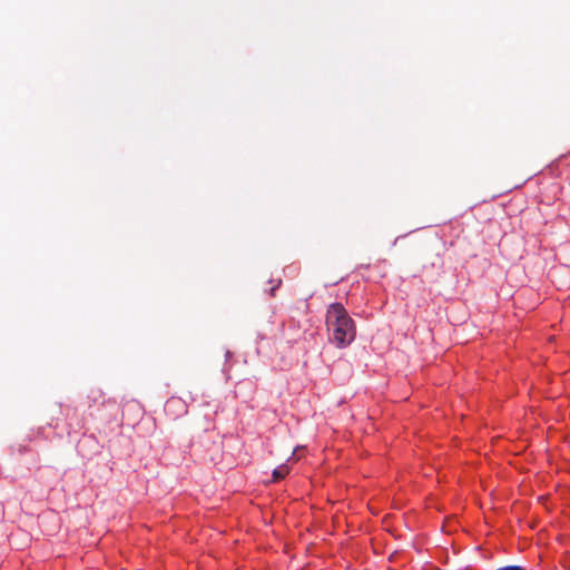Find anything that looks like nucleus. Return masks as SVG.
Wrapping results in <instances>:
<instances>
[{
  "label": "nucleus",
  "mask_w": 570,
  "mask_h": 570,
  "mask_svg": "<svg viewBox=\"0 0 570 570\" xmlns=\"http://www.w3.org/2000/svg\"><path fill=\"white\" fill-rule=\"evenodd\" d=\"M325 325L328 342L337 348L350 346L356 337V324L342 303L327 306Z\"/></svg>",
  "instance_id": "f257e3e1"
},
{
  "label": "nucleus",
  "mask_w": 570,
  "mask_h": 570,
  "mask_svg": "<svg viewBox=\"0 0 570 570\" xmlns=\"http://www.w3.org/2000/svg\"><path fill=\"white\" fill-rule=\"evenodd\" d=\"M289 473V468L286 464L278 465L273 471V480L279 481L283 480Z\"/></svg>",
  "instance_id": "f03ea898"
},
{
  "label": "nucleus",
  "mask_w": 570,
  "mask_h": 570,
  "mask_svg": "<svg viewBox=\"0 0 570 570\" xmlns=\"http://www.w3.org/2000/svg\"><path fill=\"white\" fill-rule=\"evenodd\" d=\"M498 570H524V569L520 566H507V567L500 568Z\"/></svg>",
  "instance_id": "7ed1b4c3"
},
{
  "label": "nucleus",
  "mask_w": 570,
  "mask_h": 570,
  "mask_svg": "<svg viewBox=\"0 0 570 570\" xmlns=\"http://www.w3.org/2000/svg\"><path fill=\"white\" fill-rule=\"evenodd\" d=\"M282 281L278 279L277 284L271 288V294L274 295L275 289L281 285Z\"/></svg>",
  "instance_id": "20e7f679"
}]
</instances>
